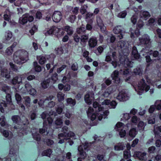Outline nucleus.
Wrapping results in <instances>:
<instances>
[{
  "label": "nucleus",
  "instance_id": "f257e3e1",
  "mask_svg": "<svg viewBox=\"0 0 161 161\" xmlns=\"http://www.w3.org/2000/svg\"><path fill=\"white\" fill-rule=\"evenodd\" d=\"M116 58L115 52L110 51L107 53L105 60L107 62L110 61L111 60L112 58H113V61H112L111 63L114 68H116L117 66H120L121 65H124L125 68L127 67L131 68L133 66V63L129 60L127 58H125L124 62L119 64V62L117 61Z\"/></svg>",
  "mask_w": 161,
  "mask_h": 161
},
{
  "label": "nucleus",
  "instance_id": "f03ea898",
  "mask_svg": "<svg viewBox=\"0 0 161 161\" xmlns=\"http://www.w3.org/2000/svg\"><path fill=\"white\" fill-rule=\"evenodd\" d=\"M13 59L16 63L19 64L24 63L29 59L28 53L25 50H18L14 53Z\"/></svg>",
  "mask_w": 161,
  "mask_h": 161
},
{
  "label": "nucleus",
  "instance_id": "7ed1b4c3",
  "mask_svg": "<svg viewBox=\"0 0 161 161\" xmlns=\"http://www.w3.org/2000/svg\"><path fill=\"white\" fill-rule=\"evenodd\" d=\"M93 112V108L90 107L89 108L86 112L88 117L92 120L96 119L101 120L103 118H106L109 113V112L107 110L103 112V114H101V113H100V112L99 113H97L96 114H94Z\"/></svg>",
  "mask_w": 161,
  "mask_h": 161
},
{
  "label": "nucleus",
  "instance_id": "20e7f679",
  "mask_svg": "<svg viewBox=\"0 0 161 161\" xmlns=\"http://www.w3.org/2000/svg\"><path fill=\"white\" fill-rule=\"evenodd\" d=\"M137 88L138 91L135 87V89L137 93L139 95H141L144 92H147L150 89L149 86L146 85L143 79H142L139 82Z\"/></svg>",
  "mask_w": 161,
  "mask_h": 161
},
{
  "label": "nucleus",
  "instance_id": "39448f33",
  "mask_svg": "<svg viewBox=\"0 0 161 161\" xmlns=\"http://www.w3.org/2000/svg\"><path fill=\"white\" fill-rule=\"evenodd\" d=\"M129 124H127L126 126H124V125L121 122H119L116 125L115 129L119 132V135L121 137H124L126 135V132L124 128H128Z\"/></svg>",
  "mask_w": 161,
  "mask_h": 161
},
{
  "label": "nucleus",
  "instance_id": "423d86ee",
  "mask_svg": "<svg viewBox=\"0 0 161 161\" xmlns=\"http://www.w3.org/2000/svg\"><path fill=\"white\" fill-rule=\"evenodd\" d=\"M56 114V113L54 111L51 110L48 113L46 111L44 112L41 114V116L43 119L47 118V121H48V124H51L53 120L52 117L55 116Z\"/></svg>",
  "mask_w": 161,
  "mask_h": 161
},
{
  "label": "nucleus",
  "instance_id": "0eeeda50",
  "mask_svg": "<svg viewBox=\"0 0 161 161\" xmlns=\"http://www.w3.org/2000/svg\"><path fill=\"white\" fill-rule=\"evenodd\" d=\"M34 20V17L30 15L28 13L23 14L20 17L19 19V22L22 25H24L28 21L29 22L32 21Z\"/></svg>",
  "mask_w": 161,
  "mask_h": 161
},
{
  "label": "nucleus",
  "instance_id": "6e6552de",
  "mask_svg": "<svg viewBox=\"0 0 161 161\" xmlns=\"http://www.w3.org/2000/svg\"><path fill=\"white\" fill-rule=\"evenodd\" d=\"M68 127L66 126H64L62 129V131L63 133H60L58 135V139L59 140L58 142L59 143L62 144L63 143L65 140H66V136L68 133L67 132L68 131Z\"/></svg>",
  "mask_w": 161,
  "mask_h": 161
},
{
  "label": "nucleus",
  "instance_id": "1a4fd4ad",
  "mask_svg": "<svg viewBox=\"0 0 161 161\" xmlns=\"http://www.w3.org/2000/svg\"><path fill=\"white\" fill-rule=\"evenodd\" d=\"M127 45V43L123 41H120L118 43V46L120 47L121 51L125 56H127L129 53Z\"/></svg>",
  "mask_w": 161,
  "mask_h": 161
},
{
  "label": "nucleus",
  "instance_id": "9d476101",
  "mask_svg": "<svg viewBox=\"0 0 161 161\" xmlns=\"http://www.w3.org/2000/svg\"><path fill=\"white\" fill-rule=\"evenodd\" d=\"M114 32L116 34H119L117 36L120 39L123 38V33H125V31L122 26L118 25L115 27L113 30Z\"/></svg>",
  "mask_w": 161,
  "mask_h": 161
},
{
  "label": "nucleus",
  "instance_id": "9b49d317",
  "mask_svg": "<svg viewBox=\"0 0 161 161\" xmlns=\"http://www.w3.org/2000/svg\"><path fill=\"white\" fill-rule=\"evenodd\" d=\"M139 43L140 45H149L150 43V39L149 36L145 34L139 38Z\"/></svg>",
  "mask_w": 161,
  "mask_h": 161
},
{
  "label": "nucleus",
  "instance_id": "f8f14e48",
  "mask_svg": "<svg viewBox=\"0 0 161 161\" xmlns=\"http://www.w3.org/2000/svg\"><path fill=\"white\" fill-rule=\"evenodd\" d=\"M97 25L100 28L101 32L106 34H107L108 31H106V27L104 25L103 20L99 16L97 17Z\"/></svg>",
  "mask_w": 161,
  "mask_h": 161
},
{
  "label": "nucleus",
  "instance_id": "ddd939ff",
  "mask_svg": "<svg viewBox=\"0 0 161 161\" xmlns=\"http://www.w3.org/2000/svg\"><path fill=\"white\" fill-rule=\"evenodd\" d=\"M129 98L128 94L124 90L121 91L117 97V99L120 101H124L128 100Z\"/></svg>",
  "mask_w": 161,
  "mask_h": 161
},
{
  "label": "nucleus",
  "instance_id": "4468645a",
  "mask_svg": "<svg viewBox=\"0 0 161 161\" xmlns=\"http://www.w3.org/2000/svg\"><path fill=\"white\" fill-rule=\"evenodd\" d=\"M94 99V93L93 92H88L85 96V102L89 105L92 103Z\"/></svg>",
  "mask_w": 161,
  "mask_h": 161
},
{
  "label": "nucleus",
  "instance_id": "2eb2a0df",
  "mask_svg": "<svg viewBox=\"0 0 161 161\" xmlns=\"http://www.w3.org/2000/svg\"><path fill=\"white\" fill-rule=\"evenodd\" d=\"M120 73L122 74L123 77L124 78L126 81H127L130 80V73L131 71L129 68H126L124 69L123 71L122 69H120Z\"/></svg>",
  "mask_w": 161,
  "mask_h": 161
},
{
  "label": "nucleus",
  "instance_id": "dca6fc26",
  "mask_svg": "<svg viewBox=\"0 0 161 161\" xmlns=\"http://www.w3.org/2000/svg\"><path fill=\"white\" fill-rule=\"evenodd\" d=\"M62 17L61 12L59 11H55L52 16L53 20L55 22H58L60 21Z\"/></svg>",
  "mask_w": 161,
  "mask_h": 161
},
{
  "label": "nucleus",
  "instance_id": "f3484780",
  "mask_svg": "<svg viewBox=\"0 0 161 161\" xmlns=\"http://www.w3.org/2000/svg\"><path fill=\"white\" fill-rule=\"evenodd\" d=\"M146 154L145 152H137L135 153L134 155L140 160L143 161L147 159Z\"/></svg>",
  "mask_w": 161,
  "mask_h": 161
},
{
  "label": "nucleus",
  "instance_id": "a211bd4d",
  "mask_svg": "<svg viewBox=\"0 0 161 161\" xmlns=\"http://www.w3.org/2000/svg\"><path fill=\"white\" fill-rule=\"evenodd\" d=\"M111 76L115 83L118 84L120 82V79L119 76V72L117 70L114 71L111 74Z\"/></svg>",
  "mask_w": 161,
  "mask_h": 161
},
{
  "label": "nucleus",
  "instance_id": "6ab92c4d",
  "mask_svg": "<svg viewBox=\"0 0 161 161\" xmlns=\"http://www.w3.org/2000/svg\"><path fill=\"white\" fill-rule=\"evenodd\" d=\"M31 132L34 139L37 141H40L41 139V137L38 134V129H32L31 130Z\"/></svg>",
  "mask_w": 161,
  "mask_h": 161
},
{
  "label": "nucleus",
  "instance_id": "aec40b11",
  "mask_svg": "<svg viewBox=\"0 0 161 161\" xmlns=\"http://www.w3.org/2000/svg\"><path fill=\"white\" fill-rule=\"evenodd\" d=\"M58 30L57 27L55 26H53L50 28L45 33V35L46 36L52 34L55 35L58 34L56 32Z\"/></svg>",
  "mask_w": 161,
  "mask_h": 161
},
{
  "label": "nucleus",
  "instance_id": "412c9836",
  "mask_svg": "<svg viewBox=\"0 0 161 161\" xmlns=\"http://www.w3.org/2000/svg\"><path fill=\"white\" fill-rule=\"evenodd\" d=\"M131 55L135 59L140 60V56L138 53L137 48L135 46H134L132 47Z\"/></svg>",
  "mask_w": 161,
  "mask_h": 161
},
{
  "label": "nucleus",
  "instance_id": "4be33fe9",
  "mask_svg": "<svg viewBox=\"0 0 161 161\" xmlns=\"http://www.w3.org/2000/svg\"><path fill=\"white\" fill-rule=\"evenodd\" d=\"M97 43V38L94 36H92L90 38L88 41V45L90 47H95Z\"/></svg>",
  "mask_w": 161,
  "mask_h": 161
},
{
  "label": "nucleus",
  "instance_id": "5701e85b",
  "mask_svg": "<svg viewBox=\"0 0 161 161\" xmlns=\"http://www.w3.org/2000/svg\"><path fill=\"white\" fill-rule=\"evenodd\" d=\"M23 76V75H20L14 78L12 80V84L15 85L17 83L20 84L21 83Z\"/></svg>",
  "mask_w": 161,
  "mask_h": 161
},
{
  "label": "nucleus",
  "instance_id": "b1692460",
  "mask_svg": "<svg viewBox=\"0 0 161 161\" xmlns=\"http://www.w3.org/2000/svg\"><path fill=\"white\" fill-rule=\"evenodd\" d=\"M150 15L149 12L143 10H142L140 14V17L141 18L145 20L147 19L150 17Z\"/></svg>",
  "mask_w": 161,
  "mask_h": 161
},
{
  "label": "nucleus",
  "instance_id": "393cba45",
  "mask_svg": "<svg viewBox=\"0 0 161 161\" xmlns=\"http://www.w3.org/2000/svg\"><path fill=\"white\" fill-rule=\"evenodd\" d=\"M15 99L17 101V103L19 105L21 108L22 110H24L25 109V107L24 105L21 103V97L20 95L18 93H16L15 95Z\"/></svg>",
  "mask_w": 161,
  "mask_h": 161
},
{
  "label": "nucleus",
  "instance_id": "a878e982",
  "mask_svg": "<svg viewBox=\"0 0 161 161\" xmlns=\"http://www.w3.org/2000/svg\"><path fill=\"white\" fill-rule=\"evenodd\" d=\"M9 155V156L11 157V158L8 159L4 158L3 159V160L4 161H11L13 159L15 158L16 156L15 152L13 149H10Z\"/></svg>",
  "mask_w": 161,
  "mask_h": 161
},
{
  "label": "nucleus",
  "instance_id": "bb28decb",
  "mask_svg": "<svg viewBox=\"0 0 161 161\" xmlns=\"http://www.w3.org/2000/svg\"><path fill=\"white\" fill-rule=\"evenodd\" d=\"M17 43L14 42L12 45L7 48L6 50V53L8 55H10L12 54L13 52V48L16 46Z\"/></svg>",
  "mask_w": 161,
  "mask_h": 161
},
{
  "label": "nucleus",
  "instance_id": "cd10ccee",
  "mask_svg": "<svg viewBox=\"0 0 161 161\" xmlns=\"http://www.w3.org/2000/svg\"><path fill=\"white\" fill-rule=\"evenodd\" d=\"M12 119L14 123L20 125L22 123L21 119L19 116L18 115H14L12 116Z\"/></svg>",
  "mask_w": 161,
  "mask_h": 161
},
{
  "label": "nucleus",
  "instance_id": "c85d7f7f",
  "mask_svg": "<svg viewBox=\"0 0 161 161\" xmlns=\"http://www.w3.org/2000/svg\"><path fill=\"white\" fill-rule=\"evenodd\" d=\"M1 75L7 79H9L10 77L9 73L7 69L5 68L1 70Z\"/></svg>",
  "mask_w": 161,
  "mask_h": 161
},
{
  "label": "nucleus",
  "instance_id": "c756f323",
  "mask_svg": "<svg viewBox=\"0 0 161 161\" xmlns=\"http://www.w3.org/2000/svg\"><path fill=\"white\" fill-rule=\"evenodd\" d=\"M64 30L67 32L69 35H71L73 34V31L72 28L69 25H66L64 26Z\"/></svg>",
  "mask_w": 161,
  "mask_h": 161
},
{
  "label": "nucleus",
  "instance_id": "7c9ffc66",
  "mask_svg": "<svg viewBox=\"0 0 161 161\" xmlns=\"http://www.w3.org/2000/svg\"><path fill=\"white\" fill-rule=\"evenodd\" d=\"M130 31L131 32L130 37L132 38H134L135 37L134 34L137 37L140 35L139 30L137 29H136L134 31L131 28L130 29Z\"/></svg>",
  "mask_w": 161,
  "mask_h": 161
},
{
  "label": "nucleus",
  "instance_id": "2f4dec72",
  "mask_svg": "<svg viewBox=\"0 0 161 161\" xmlns=\"http://www.w3.org/2000/svg\"><path fill=\"white\" fill-rule=\"evenodd\" d=\"M113 91L111 87H109L103 92L102 95L105 97H108L113 92Z\"/></svg>",
  "mask_w": 161,
  "mask_h": 161
},
{
  "label": "nucleus",
  "instance_id": "473e14b6",
  "mask_svg": "<svg viewBox=\"0 0 161 161\" xmlns=\"http://www.w3.org/2000/svg\"><path fill=\"white\" fill-rule=\"evenodd\" d=\"M43 124V128L40 129L39 133L41 134H43L46 132V134H47L48 133V132H47V125L46 124V122L44 120Z\"/></svg>",
  "mask_w": 161,
  "mask_h": 161
},
{
  "label": "nucleus",
  "instance_id": "72a5a7b5",
  "mask_svg": "<svg viewBox=\"0 0 161 161\" xmlns=\"http://www.w3.org/2000/svg\"><path fill=\"white\" fill-rule=\"evenodd\" d=\"M11 15V13L8 9H7L5 11V14L4 15V19L8 21L10 20V17Z\"/></svg>",
  "mask_w": 161,
  "mask_h": 161
},
{
  "label": "nucleus",
  "instance_id": "f704fd0d",
  "mask_svg": "<svg viewBox=\"0 0 161 161\" xmlns=\"http://www.w3.org/2000/svg\"><path fill=\"white\" fill-rule=\"evenodd\" d=\"M66 101L67 105H69L71 107L74 106L76 104L75 100L71 98H67Z\"/></svg>",
  "mask_w": 161,
  "mask_h": 161
},
{
  "label": "nucleus",
  "instance_id": "c9c22d12",
  "mask_svg": "<svg viewBox=\"0 0 161 161\" xmlns=\"http://www.w3.org/2000/svg\"><path fill=\"white\" fill-rule=\"evenodd\" d=\"M1 89L3 92H5L6 94L10 93V87L5 84H4L2 86Z\"/></svg>",
  "mask_w": 161,
  "mask_h": 161
},
{
  "label": "nucleus",
  "instance_id": "e433bc0d",
  "mask_svg": "<svg viewBox=\"0 0 161 161\" xmlns=\"http://www.w3.org/2000/svg\"><path fill=\"white\" fill-rule=\"evenodd\" d=\"M125 146L122 143H119L114 146V149L115 150L119 151L123 150Z\"/></svg>",
  "mask_w": 161,
  "mask_h": 161
},
{
  "label": "nucleus",
  "instance_id": "4c0bfd02",
  "mask_svg": "<svg viewBox=\"0 0 161 161\" xmlns=\"http://www.w3.org/2000/svg\"><path fill=\"white\" fill-rule=\"evenodd\" d=\"M12 36V34L11 32L8 31L5 32V39L6 40H9Z\"/></svg>",
  "mask_w": 161,
  "mask_h": 161
},
{
  "label": "nucleus",
  "instance_id": "58836bf2",
  "mask_svg": "<svg viewBox=\"0 0 161 161\" xmlns=\"http://www.w3.org/2000/svg\"><path fill=\"white\" fill-rule=\"evenodd\" d=\"M65 94L62 92H58L57 94L58 100L59 102H61L64 99Z\"/></svg>",
  "mask_w": 161,
  "mask_h": 161
},
{
  "label": "nucleus",
  "instance_id": "ea45409f",
  "mask_svg": "<svg viewBox=\"0 0 161 161\" xmlns=\"http://www.w3.org/2000/svg\"><path fill=\"white\" fill-rule=\"evenodd\" d=\"M154 131L155 135H158L160 133H161V126H159L157 125H155Z\"/></svg>",
  "mask_w": 161,
  "mask_h": 161
},
{
  "label": "nucleus",
  "instance_id": "a19ab883",
  "mask_svg": "<svg viewBox=\"0 0 161 161\" xmlns=\"http://www.w3.org/2000/svg\"><path fill=\"white\" fill-rule=\"evenodd\" d=\"M0 124L2 126H5V127H8L9 126L6 122L4 116H2V118H0Z\"/></svg>",
  "mask_w": 161,
  "mask_h": 161
},
{
  "label": "nucleus",
  "instance_id": "79ce46f5",
  "mask_svg": "<svg viewBox=\"0 0 161 161\" xmlns=\"http://www.w3.org/2000/svg\"><path fill=\"white\" fill-rule=\"evenodd\" d=\"M78 151L80 152V154L81 157L83 156V158H84L86 156V152L84 151L82 146H79L78 147Z\"/></svg>",
  "mask_w": 161,
  "mask_h": 161
},
{
  "label": "nucleus",
  "instance_id": "37998d69",
  "mask_svg": "<svg viewBox=\"0 0 161 161\" xmlns=\"http://www.w3.org/2000/svg\"><path fill=\"white\" fill-rule=\"evenodd\" d=\"M93 107L94 108H98V112H100L101 111L103 110L104 108V107H101V106L99 105L98 103L96 102H95L93 103Z\"/></svg>",
  "mask_w": 161,
  "mask_h": 161
},
{
  "label": "nucleus",
  "instance_id": "c03bdc74",
  "mask_svg": "<svg viewBox=\"0 0 161 161\" xmlns=\"http://www.w3.org/2000/svg\"><path fill=\"white\" fill-rule=\"evenodd\" d=\"M93 14L92 13H88L86 14V19L87 21L88 22H92V18L93 16Z\"/></svg>",
  "mask_w": 161,
  "mask_h": 161
},
{
  "label": "nucleus",
  "instance_id": "a18cd8bd",
  "mask_svg": "<svg viewBox=\"0 0 161 161\" xmlns=\"http://www.w3.org/2000/svg\"><path fill=\"white\" fill-rule=\"evenodd\" d=\"M77 32L79 34H84L86 32V30L84 27H81L78 28L76 30Z\"/></svg>",
  "mask_w": 161,
  "mask_h": 161
},
{
  "label": "nucleus",
  "instance_id": "49530a36",
  "mask_svg": "<svg viewBox=\"0 0 161 161\" xmlns=\"http://www.w3.org/2000/svg\"><path fill=\"white\" fill-rule=\"evenodd\" d=\"M142 71L141 68L137 67L134 70V73L136 75H142Z\"/></svg>",
  "mask_w": 161,
  "mask_h": 161
},
{
  "label": "nucleus",
  "instance_id": "de8ad7c7",
  "mask_svg": "<svg viewBox=\"0 0 161 161\" xmlns=\"http://www.w3.org/2000/svg\"><path fill=\"white\" fill-rule=\"evenodd\" d=\"M88 38V34L81 36L80 38V43L82 44V43L86 42L87 41Z\"/></svg>",
  "mask_w": 161,
  "mask_h": 161
},
{
  "label": "nucleus",
  "instance_id": "09e8293b",
  "mask_svg": "<svg viewBox=\"0 0 161 161\" xmlns=\"http://www.w3.org/2000/svg\"><path fill=\"white\" fill-rule=\"evenodd\" d=\"M3 135L6 137H8V139L11 138L13 136L11 132H9L8 131L6 130L3 131Z\"/></svg>",
  "mask_w": 161,
  "mask_h": 161
},
{
  "label": "nucleus",
  "instance_id": "8fccbe9b",
  "mask_svg": "<svg viewBox=\"0 0 161 161\" xmlns=\"http://www.w3.org/2000/svg\"><path fill=\"white\" fill-rule=\"evenodd\" d=\"M52 153V150L50 149H49L44 151L42 153V156H46L50 157Z\"/></svg>",
  "mask_w": 161,
  "mask_h": 161
},
{
  "label": "nucleus",
  "instance_id": "3c124183",
  "mask_svg": "<svg viewBox=\"0 0 161 161\" xmlns=\"http://www.w3.org/2000/svg\"><path fill=\"white\" fill-rule=\"evenodd\" d=\"M25 100V104L26 106L29 107L30 106L31 103V99L29 96H25L24 97Z\"/></svg>",
  "mask_w": 161,
  "mask_h": 161
},
{
  "label": "nucleus",
  "instance_id": "603ef678",
  "mask_svg": "<svg viewBox=\"0 0 161 161\" xmlns=\"http://www.w3.org/2000/svg\"><path fill=\"white\" fill-rule=\"evenodd\" d=\"M155 106L158 110L161 109V100H157L155 104Z\"/></svg>",
  "mask_w": 161,
  "mask_h": 161
},
{
  "label": "nucleus",
  "instance_id": "864d4df0",
  "mask_svg": "<svg viewBox=\"0 0 161 161\" xmlns=\"http://www.w3.org/2000/svg\"><path fill=\"white\" fill-rule=\"evenodd\" d=\"M37 59L39 60V63L41 64H44L46 60L45 58L42 56L37 57Z\"/></svg>",
  "mask_w": 161,
  "mask_h": 161
},
{
  "label": "nucleus",
  "instance_id": "5fc2aeb1",
  "mask_svg": "<svg viewBox=\"0 0 161 161\" xmlns=\"http://www.w3.org/2000/svg\"><path fill=\"white\" fill-rule=\"evenodd\" d=\"M137 133V132L135 128L131 129L129 131V135L132 137H134Z\"/></svg>",
  "mask_w": 161,
  "mask_h": 161
},
{
  "label": "nucleus",
  "instance_id": "6e6d98bb",
  "mask_svg": "<svg viewBox=\"0 0 161 161\" xmlns=\"http://www.w3.org/2000/svg\"><path fill=\"white\" fill-rule=\"evenodd\" d=\"M50 81L49 80H47L43 81L42 83V86L44 88H46L49 86V83Z\"/></svg>",
  "mask_w": 161,
  "mask_h": 161
},
{
  "label": "nucleus",
  "instance_id": "4d7b16f0",
  "mask_svg": "<svg viewBox=\"0 0 161 161\" xmlns=\"http://www.w3.org/2000/svg\"><path fill=\"white\" fill-rule=\"evenodd\" d=\"M26 0H17L14 3V5L16 6H19L22 3H26Z\"/></svg>",
  "mask_w": 161,
  "mask_h": 161
},
{
  "label": "nucleus",
  "instance_id": "13d9d810",
  "mask_svg": "<svg viewBox=\"0 0 161 161\" xmlns=\"http://www.w3.org/2000/svg\"><path fill=\"white\" fill-rule=\"evenodd\" d=\"M33 65L35 67V70L36 71L39 72L41 70V66L37 65V63L36 62H33Z\"/></svg>",
  "mask_w": 161,
  "mask_h": 161
},
{
  "label": "nucleus",
  "instance_id": "bf43d9fd",
  "mask_svg": "<svg viewBox=\"0 0 161 161\" xmlns=\"http://www.w3.org/2000/svg\"><path fill=\"white\" fill-rule=\"evenodd\" d=\"M58 30L56 32L58 34L55 35V36L58 37H61L64 35V32L62 29L58 28Z\"/></svg>",
  "mask_w": 161,
  "mask_h": 161
},
{
  "label": "nucleus",
  "instance_id": "052dcab7",
  "mask_svg": "<svg viewBox=\"0 0 161 161\" xmlns=\"http://www.w3.org/2000/svg\"><path fill=\"white\" fill-rule=\"evenodd\" d=\"M87 6L86 4H85L82 6L80 10V13L82 14H85L86 12V10L87 8Z\"/></svg>",
  "mask_w": 161,
  "mask_h": 161
},
{
  "label": "nucleus",
  "instance_id": "680f3d73",
  "mask_svg": "<svg viewBox=\"0 0 161 161\" xmlns=\"http://www.w3.org/2000/svg\"><path fill=\"white\" fill-rule=\"evenodd\" d=\"M146 124L142 121H140L138 124V127L140 130H143Z\"/></svg>",
  "mask_w": 161,
  "mask_h": 161
},
{
  "label": "nucleus",
  "instance_id": "e2e57ef3",
  "mask_svg": "<svg viewBox=\"0 0 161 161\" xmlns=\"http://www.w3.org/2000/svg\"><path fill=\"white\" fill-rule=\"evenodd\" d=\"M115 40V37L113 36H109L107 38V41L108 43H110L114 42Z\"/></svg>",
  "mask_w": 161,
  "mask_h": 161
},
{
  "label": "nucleus",
  "instance_id": "0e129e2a",
  "mask_svg": "<svg viewBox=\"0 0 161 161\" xmlns=\"http://www.w3.org/2000/svg\"><path fill=\"white\" fill-rule=\"evenodd\" d=\"M18 131H19L18 135L20 136H22V135L26 134L27 133L26 130L23 128L19 129Z\"/></svg>",
  "mask_w": 161,
  "mask_h": 161
},
{
  "label": "nucleus",
  "instance_id": "69168bd1",
  "mask_svg": "<svg viewBox=\"0 0 161 161\" xmlns=\"http://www.w3.org/2000/svg\"><path fill=\"white\" fill-rule=\"evenodd\" d=\"M55 53L61 55L63 53V50L62 47H58L55 49Z\"/></svg>",
  "mask_w": 161,
  "mask_h": 161
},
{
  "label": "nucleus",
  "instance_id": "338daca9",
  "mask_svg": "<svg viewBox=\"0 0 161 161\" xmlns=\"http://www.w3.org/2000/svg\"><path fill=\"white\" fill-rule=\"evenodd\" d=\"M124 156L125 158L127 159L130 157L131 155L130 150H125L124 152Z\"/></svg>",
  "mask_w": 161,
  "mask_h": 161
},
{
  "label": "nucleus",
  "instance_id": "774afa93",
  "mask_svg": "<svg viewBox=\"0 0 161 161\" xmlns=\"http://www.w3.org/2000/svg\"><path fill=\"white\" fill-rule=\"evenodd\" d=\"M92 145V143H88L85 142L83 146L84 149L85 151H88L90 148V147Z\"/></svg>",
  "mask_w": 161,
  "mask_h": 161
}]
</instances>
